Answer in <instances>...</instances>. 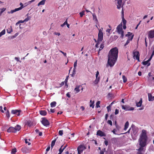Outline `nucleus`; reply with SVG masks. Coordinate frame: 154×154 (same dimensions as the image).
<instances>
[{
    "mask_svg": "<svg viewBox=\"0 0 154 154\" xmlns=\"http://www.w3.org/2000/svg\"><path fill=\"white\" fill-rule=\"evenodd\" d=\"M118 49L116 47L112 48L109 51L107 63L110 66H112L115 64L118 58Z\"/></svg>",
    "mask_w": 154,
    "mask_h": 154,
    "instance_id": "1",
    "label": "nucleus"
},
{
    "mask_svg": "<svg viewBox=\"0 0 154 154\" xmlns=\"http://www.w3.org/2000/svg\"><path fill=\"white\" fill-rule=\"evenodd\" d=\"M147 139L146 131L144 130H143L139 139V145L140 146L137 149L138 151L142 152L143 151V147L146 145Z\"/></svg>",
    "mask_w": 154,
    "mask_h": 154,
    "instance_id": "2",
    "label": "nucleus"
},
{
    "mask_svg": "<svg viewBox=\"0 0 154 154\" xmlns=\"http://www.w3.org/2000/svg\"><path fill=\"white\" fill-rule=\"evenodd\" d=\"M117 2V8L119 9L121 7L122 8V13L123 15L124 11L123 10V6L124 5V3H122V0H115ZM122 22L123 23V25H126V20L124 19L123 15L122 17Z\"/></svg>",
    "mask_w": 154,
    "mask_h": 154,
    "instance_id": "3",
    "label": "nucleus"
},
{
    "mask_svg": "<svg viewBox=\"0 0 154 154\" xmlns=\"http://www.w3.org/2000/svg\"><path fill=\"white\" fill-rule=\"evenodd\" d=\"M21 126L17 125L15 127H11L7 130V132L8 133H15L17 131H19L21 129Z\"/></svg>",
    "mask_w": 154,
    "mask_h": 154,
    "instance_id": "4",
    "label": "nucleus"
},
{
    "mask_svg": "<svg viewBox=\"0 0 154 154\" xmlns=\"http://www.w3.org/2000/svg\"><path fill=\"white\" fill-rule=\"evenodd\" d=\"M122 24L121 23L117 27L116 30L118 33L119 34H121V37L122 38H123L124 36V32L122 29Z\"/></svg>",
    "mask_w": 154,
    "mask_h": 154,
    "instance_id": "5",
    "label": "nucleus"
},
{
    "mask_svg": "<svg viewBox=\"0 0 154 154\" xmlns=\"http://www.w3.org/2000/svg\"><path fill=\"white\" fill-rule=\"evenodd\" d=\"M103 34L101 29H99V32L98 34V38L97 42L102 41L103 39Z\"/></svg>",
    "mask_w": 154,
    "mask_h": 154,
    "instance_id": "6",
    "label": "nucleus"
},
{
    "mask_svg": "<svg viewBox=\"0 0 154 154\" xmlns=\"http://www.w3.org/2000/svg\"><path fill=\"white\" fill-rule=\"evenodd\" d=\"M20 5H21V6L20 7L15 8L14 10H11L10 12H8V13L13 14L14 12L22 9L23 8V3L21 2L20 3Z\"/></svg>",
    "mask_w": 154,
    "mask_h": 154,
    "instance_id": "7",
    "label": "nucleus"
},
{
    "mask_svg": "<svg viewBox=\"0 0 154 154\" xmlns=\"http://www.w3.org/2000/svg\"><path fill=\"white\" fill-rule=\"evenodd\" d=\"M122 108L125 110V111H131L134 110V108L133 107H131L128 105H122Z\"/></svg>",
    "mask_w": 154,
    "mask_h": 154,
    "instance_id": "8",
    "label": "nucleus"
},
{
    "mask_svg": "<svg viewBox=\"0 0 154 154\" xmlns=\"http://www.w3.org/2000/svg\"><path fill=\"white\" fill-rule=\"evenodd\" d=\"M85 149V148L84 146L82 145L79 146L77 148L78 154H81Z\"/></svg>",
    "mask_w": 154,
    "mask_h": 154,
    "instance_id": "9",
    "label": "nucleus"
},
{
    "mask_svg": "<svg viewBox=\"0 0 154 154\" xmlns=\"http://www.w3.org/2000/svg\"><path fill=\"white\" fill-rule=\"evenodd\" d=\"M41 122L45 126H47L49 125L50 124V123L45 118H43L42 119Z\"/></svg>",
    "mask_w": 154,
    "mask_h": 154,
    "instance_id": "10",
    "label": "nucleus"
},
{
    "mask_svg": "<svg viewBox=\"0 0 154 154\" xmlns=\"http://www.w3.org/2000/svg\"><path fill=\"white\" fill-rule=\"evenodd\" d=\"M133 57H135L136 59L138 61L140 62V54L138 51L133 52Z\"/></svg>",
    "mask_w": 154,
    "mask_h": 154,
    "instance_id": "11",
    "label": "nucleus"
},
{
    "mask_svg": "<svg viewBox=\"0 0 154 154\" xmlns=\"http://www.w3.org/2000/svg\"><path fill=\"white\" fill-rule=\"evenodd\" d=\"M148 38H152L154 37V29L149 31L148 33Z\"/></svg>",
    "mask_w": 154,
    "mask_h": 154,
    "instance_id": "12",
    "label": "nucleus"
},
{
    "mask_svg": "<svg viewBox=\"0 0 154 154\" xmlns=\"http://www.w3.org/2000/svg\"><path fill=\"white\" fill-rule=\"evenodd\" d=\"M22 151L25 153H29L30 152V150L26 146H24L21 149Z\"/></svg>",
    "mask_w": 154,
    "mask_h": 154,
    "instance_id": "13",
    "label": "nucleus"
},
{
    "mask_svg": "<svg viewBox=\"0 0 154 154\" xmlns=\"http://www.w3.org/2000/svg\"><path fill=\"white\" fill-rule=\"evenodd\" d=\"M97 135L100 136L101 137L106 136L105 134L100 130L97 131Z\"/></svg>",
    "mask_w": 154,
    "mask_h": 154,
    "instance_id": "14",
    "label": "nucleus"
},
{
    "mask_svg": "<svg viewBox=\"0 0 154 154\" xmlns=\"http://www.w3.org/2000/svg\"><path fill=\"white\" fill-rule=\"evenodd\" d=\"M21 112L20 110H12L11 112L13 114H17V116H19L20 115V112Z\"/></svg>",
    "mask_w": 154,
    "mask_h": 154,
    "instance_id": "15",
    "label": "nucleus"
},
{
    "mask_svg": "<svg viewBox=\"0 0 154 154\" xmlns=\"http://www.w3.org/2000/svg\"><path fill=\"white\" fill-rule=\"evenodd\" d=\"M148 100L149 101L154 100V96L152 97L151 94L150 93L148 94Z\"/></svg>",
    "mask_w": 154,
    "mask_h": 154,
    "instance_id": "16",
    "label": "nucleus"
},
{
    "mask_svg": "<svg viewBox=\"0 0 154 154\" xmlns=\"http://www.w3.org/2000/svg\"><path fill=\"white\" fill-rule=\"evenodd\" d=\"M133 35L131 37H128V39L126 43L125 44L124 46H126V45H127L130 42V41H131L132 40L133 38Z\"/></svg>",
    "mask_w": 154,
    "mask_h": 154,
    "instance_id": "17",
    "label": "nucleus"
},
{
    "mask_svg": "<svg viewBox=\"0 0 154 154\" xmlns=\"http://www.w3.org/2000/svg\"><path fill=\"white\" fill-rule=\"evenodd\" d=\"M57 138H55L54 140H52V141L51 144V150L53 148V146H54V145L55 144V142L57 140Z\"/></svg>",
    "mask_w": 154,
    "mask_h": 154,
    "instance_id": "18",
    "label": "nucleus"
},
{
    "mask_svg": "<svg viewBox=\"0 0 154 154\" xmlns=\"http://www.w3.org/2000/svg\"><path fill=\"white\" fill-rule=\"evenodd\" d=\"M39 112L40 114L43 116L46 115L47 113L46 111L45 110L40 111Z\"/></svg>",
    "mask_w": 154,
    "mask_h": 154,
    "instance_id": "19",
    "label": "nucleus"
},
{
    "mask_svg": "<svg viewBox=\"0 0 154 154\" xmlns=\"http://www.w3.org/2000/svg\"><path fill=\"white\" fill-rule=\"evenodd\" d=\"M81 87L80 85L76 86V87L74 89V91H76V93L79 92L80 91L79 88Z\"/></svg>",
    "mask_w": 154,
    "mask_h": 154,
    "instance_id": "20",
    "label": "nucleus"
},
{
    "mask_svg": "<svg viewBox=\"0 0 154 154\" xmlns=\"http://www.w3.org/2000/svg\"><path fill=\"white\" fill-rule=\"evenodd\" d=\"M149 61L148 60L146 61H143L142 62V63L143 65H145L147 64V66H149L150 65V63H148L149 62Z\"/></svg>",
    "mask_w": 154,
    "mask_h": 154,
    "instance_id": "21",
    "label": "nucleus"
},
{
    "mask_svg": "<svg viewBox=\"0 0 154 154\" xmlns=\"http://www.w3.org/2000/svg\"><path fill=\"white\" fill-rule=\"evenodd\" d=\"M100 78L98 77V78H96V79L93 82L95 85L97 84L100 81Z\"/></svg>",
    "mask_w": 154,
    "mask_h": 154,
    "instance_id": "22",
    "label": "nucleus"
},
{
    "mask_svg": "<svg viewBox=\"0 0 154 154\" xmlns=\"http://www.w3.org/2000/svg\"><path fill=\"white\" fill-rule=\"evenodd\" d=\"M46 0H42L38 4V6H39L40 5H43L45 4Z\"/></svg>",
    "mask_w": 154,
    "mask_h": 154,
    "instance_id": "23",
    "label": "nucleus"
},
{
    "mask_svg": "<svg viewBox=\"0 0 154 154\" xmlns=\"http://www.w3.org/2000/svg\"><path fill=\"white\" fill-rule=\"evenodd\" d=\"M7 33H10L11 32H12V29L11 26H10L9 28H8L7 29Z\"/></svg>",
    "mask_w": 154,
    "mask_h": 154,
    "instance_id": "24",
    "label": "nucleus"
},
{
    "mask_svg": "<svg viewBox=\"0 0 154 154\" xmlns=\"http://www.w3.org/2000/svg\"><path fill=\"white\" fill-rule=\"evenodd\" d=\"M129 126V122L128 121H127L125 123V127L124 128V130L126 131L127 128H128Z\"/></svg>",
    "mask_w": 154,
    "mask_h": 154,
    "instance_id": "25",
    "label": "nucleus"
},
{
    "mask_svg": "<svg viewBox=\"0 0 154 154\" xmlns=\"http://www.w3.org/2000/svg\"><path fill=\"white\" fill-rule=\"evenodd\" d=\"M90 103H91L90 104V106L92 107V108H94V101H93V102H92V100H90Z\"/></svg>",
    "mask_w": 154,
    "mask_h": 154,
    "instance_id": "26",
    "label": "nucleus"
},
{
    "mask_svg": "<svg viewBox=\"0 0 154 154\" xmlns=\"http://www.w3.org/2000/svg\"><path fill=\"white\" fill-rule=\"evenodd\" d=\"M57 103L55 101H53L52 102L51 104V107H54L56 106Z\"/></svg>",
    "mask_w": 154,
    "mask_h": 154,
    "instance_id": "27",
    "label": "nucleus"
},
{
    "mask_svg": "<svg viewBox=\"0 0 154 154\" xmlns=\"http://www.w3.org/2000/svg\"><path fill=\"white\" fill-rule=\"evenodd\" d=\"M142 100H140L138 102L136 103V106L137 107H140L142 104Z\"/></svg>",
    "mask_w": 154,
    "mask_h": 154,
    "instance_id": "28",
    "label": "nucleus"
},
{
    "mask_svg": "<svg viewBox=\"0 0 154 154\" xmlns=\"http://www.w3.org/2000/svg\"><path fill=\"white\" fill-rule=\"evenodd\" d=\"M5 29L2 30V32H0V37H1L2 35L5 34Z\"/></svg>",
    "mask_w": 154,
    "mask_h": 154,
    "instance_id": "29",
    "label": "nucleus"
},
{
    "mask_svg": "<svg viewBox=\"0 0 154 154\" xmlns=\"http://www.w3.org/2000/svg\"><path fill=\"white\" fill-rule=\"evenodd\" d=\"M122 79L124 82L125 83L127 81V79L125 75L122 76Z\"/></svg>",
    "mask_w": 154,
    "mask_h": 154,
    "instance_id": "30",
    "label": "nucleus"
},
{
    "mask_svg": "<svg viewBox=\"0 0 154 154\" xmlns=\"http://www.w3.org/2000/svg\"><path fill=\"white\" fill-rule=\"evenodd\" d=\"M63 145H62V146H61V147H60V149H59V153L60 154H61V153H62V152H63V150H64V149H63V148H62V147H63Z\"/></svg>",
    "mask_w": 154,
    "mask_h": 154,
    "instance_id": "31",
    "label": "nucleus"
},
{
    "mask_svg": "<svg viewBox=\"0 0 154 154\" xmlns=\"http://www.w3.org/2000/svg\"><path fill=\"white\" fill-rule=\"evenodd\" d=\"M17 152V149L16 148H14L12 149L11 151V153L12 154H14Z\"/></svg>",
    "mask_w": 154,
    "mask_h": 154,
    "instance_id": "32",
    "label": "nucleus"
},
{
    "mask_svg": "<svg viewBox=\"0 0 154 154\" xmlns=\"http://www.w3.org/2000/svg\"><path fill=\"white\" fill-rule=\"evenodd\" d=\"M6 9L5 8H2L1 9V11H0V16H1L2 14V13Z\"/></svg>",
    "mask_w": 154,
    "mask_h": 154,
    "instance_id": "33",
    "label": "nucleus"
},
{
    "mask_svg": "<svg viewBox=\"0 0 154 154\" xmlns=\"http://www.w3.org/2000/svg\"><path fill=\"white\" fill-rule=\"evenodd\" d=\"M104 47V44H101V45H100V48L99 49V52L100 51V50H101L102 49H103V48Z\"/></svg>",
    "mask_w": 154,
    "mask_h": 154,
    "instance_id": "34",
    "label": "nucleus"
},
{
    "mask_svg": "<svg viewBox=\"0 0 154 154\" xmlns=\"http://www.w3.org/2000/svg\"><path fill=\"white\" fill-rule=\"evenodd\" d=\"M100 102L99 101H98L96 103V107L98 108L99 107H100V106L99 104H100Z\"/></svg>",
    "mask_w": 154,
    "mask_h": 154,
    "instance_id": "35",
    "label": "nucleus"
},
{
    "mask_svg": "<svg viewBox=\"0 0 154 154\" xmlns=\"http://www.w3.org/2000/svg\"><path fill=\"white\" fill-rule=\"evenodd\" d=\"M106 149L105 148H104L101 150L100 152V154H104V152H106Z\"/></svg>",
    "mask_w": 154,
    "mask_h": 154,
    "instance_id": "36",
    "label": "nucleus"
},
{
    "mask_svg": "<svg viewBox=\"0 0 154 154\" xmlns=\"http://www.w3.org/2000/svg\"><path fill=\"white\" fill-rule=\"evenodd\" d=\"M27 125L28 126L30 127L32 125V124L31 122H27Z\"/></svg>",
    "mask_w": 154,
    "mask_h": 154,
    "instance_id": "37",
    "label": "nucleus"
},
{
    "mask_svg": "<svg viewBox=\"0 0 154 154\" xmlns=\"http://www.w3.org/2000/svg\"><path fill=\"white\" fill-rule=\"evenodd\" d=\"M7 113H6V116L7 117L9 118L10 117V114L9 112V110H7Z\"/></svg>",
    "mask_w": 154,
    "mask_h": 154,
    "instance_id": "38",
    "label": "nucleus"
},
{
    "mask_svg": "<svg viewBox=\"0 0 154 154\" xmlns=\"http://www.w3.org/2000/svg\"><path fill=\"white\" fill-rule=\"evenodd\" d=\"M77 60H76L75 62H74V70H75V69H76V67L77 66Z\"/></svg>",
    "mask_w": 154,
    "mask_h": 154,
    "instance_id": "39",
    "label": "nucleus"
},
{
    "mask_svg": "<svg viewBox=\"0 0 154 154\" xmlns=\"http://www.w3.org/2000/svg\"><path fill=\"white\" fill-rule=\"evenodd\" d=\"M107 123L110 125L111 126H112V122L110 120H108L107 122Z\"/></svg>",
    "mask_w": 154,
    "mask_h": 154,
    "instance_id": "40",
    "label": "nucleus"
},
{
    "mask_svg": "<svg viewBox=\"0 0 154 154\" xmlns=\"http://www.w3.org/2000/svg\"><path fill=\"white\" fill-rule=\"evenodd\" d=\"M24 140L25 141V143H28V145H30L31 144V143L28 141L27 139H25Z\"/></svg>",
    "mask_w": 154,
    "mask_h": 154,
    "instance_id": "41",
    "label": "nucleus"
},
{
    "mask_svg": "<svg viewBox=\"0 0 154 154\" xmlns=\"http://www.w3.org/2000/svg\"><path fill=\"white\" fill-rule=\"evenodd\" d=\"M132 34V33H131L130 32H128V34L126 35V36H127L128 37H129Z\"/></svg>",
    "mask_w": 154,
    "mask_h": 154,
    "instance_id": "42",
    "label": "nucleus"
},
{
    "mask_svg": "<svg viewBox=\"0 0 154 154\" xmlns=\"http://www.w3.org/2000/svg\"><path fill=\"white\" fill-rule=\"evenodd\" d=\"M80 14V16L81 17H82L84 15V11H82L81 12H80L79 13Z\"/></svg>",
    "mask_w": 154,
    "mask_h": 154,
    "instance_id": "43",
    "label": "nucleus"
},
{
    "mask_svg": "<svg viewBox=\"0 0 154 154\" xmlns=\"http://www.w3.org/2000/svg\"><path fill=\"white\" fill-rule=\"evenodd\" d=\"M59 134L60 136H62L63 134V131L60 130L59 131Z\"/></svg>",
    "mask_w": 154,
    "mask_h": 154,
    "instance_id": "44",
    "label": "nucleus"
},
{
    "mask_svg": "<svg viewBox=\"0 0 154 154\" xmlns=\"http://www.w3.org/2000/svg\"><path fill=\"white\" fill-rule=\"evenodd\" d=\"M107 109V110L108 111H109V110H111V106L110 105H109L108 106H107L106 107Z\"/></svg>",
    "mask_w": 154,
    "mask_h": 154,
    "instance_id": "45",
    "label": "nucleus"
},
{
    "mask_svg": "<svg viewBox=\"0 0 154 154\" xmlns=\"http://www.w3.org/2000/svg\"><path fill=\"white\" fill-rule=\"evenodd\" d=\"M59 51L62 54H63V55L64 56H65V57H66V53H64L63 51H61V50H59Z\"/></svg>",
    "mask_w": 154,
    "mask_h": 154,
    "instance_id": "46",
    "label": "nucleus"
},
{
    "mask_svg": "<svg viewBox=\"0 0 154 154\" xmlns=\"http://www.w3.org/2000/svg\"><path fill=\"white\" fill-rule=\"evenodd\" d=\"M119 113V110L118 109H116L115 112V115H116L118 114Z\"/></svg>",
    "mask_w": 154,
    "mask_h": 154,
    "instance_id": "47",
    "label": "nucleus"
},
{
    "mask_svg": "<svg viewBox=\"0 0 154 154\" xmlns=\"http://www.w3.org/2000/svg\"><path fill=\"white\" fill-rule=\"evenodd\" d=\"M69 76H66V79H65V82L66 84V85L67 84V81H68V77H69Z\"/></svg>",
    "mask_w": 154,
    "mask_h": 154,
    "instance_id": "48",
    "label": "nucleus"
},
{
    "mask_svg": "<svg viewBox=\"0 0 154 154\" xmlns=\"http://www.w3.org/2000/svg\"><path fill=\"white\" fill-rule=\"evenodd\" d=\"M99 72L98 71H97V72H96V78H98V76L99 75Z\"/></svg>",
    "mask_w": 154,
    "mask_h": 154,
    "instance_id": "49",
    "label": "nucleus"
},
{
    "mask_svg": "<svg viewBox=\"0 0 154 154\" xmlns=\"http://www.w3.org/2000/svg\"><path fill=\"white\" fill-rule=\"evenodd\" d=\"M116 128L117 129L119 130L120 128V127L118 125H115Z\"/></svg>",
    "mask_w": 154,
    "mask_h": 154,
    "instance_id": "50",
    "label": "nucleus"
},
{
    "mask_svg": "<svg viewBox=\"0 0 154 154\" xmlns=\"http://www.w3.org/2000/svg\"><path fill=\"white\" fill-rule=\"evenodd\" d=\"M29 19H30L29 18V17H27L26 18V19H24V21L25 22H26V21H28Z\"/></svg>",
    "mask_w": 154,
    "mask_h": 154,
    "instance_id": "51",
    "label": "nucleus"
},
{
    "mask_svg": "<svg viewBox=\"0 0 154 154\" xmlns=\"http://www.w3.org/2000/svg\"><path fill=\"white\" fill-rule=\"evenodd\" d=\"M114 117V115L112 114H111L110 116V119H112Z\"/></svg>",
    "mask_w": 154,
    "mask_h": 154,
    "instance_id": "52",
    "label": "nucleus"
},
{
    "mask_svg": "<svg viewBox=\"0 0 154 154\" xmlns=\"http://www.w3.org/2000/svg\"><path fill=\"white\" fill-rule=\"evenodd\" d=\"M2 108H3V107H2V106H0V110H1V112H2V113H4V111L2 109Z\"/></svg>",
    "mask_w": 154,
    "mask_h": 154,
    "instance_id": "53",
    "label": "nucleus"
},
{
    "mask_svg": "<svg viewBox=\"0 0 154 154\" xmlns=\"http://www.w3.org/2000/svg\"><path fill=\"white\" fill-rule=\"evenodd\" d=\"M50 148V146H49L46 149V151L47 152L49 150Z\"/></svg>",
    "mask_w": 154,
    "mask_h": 154,
    "instance_id": "54",
    "label": "nucleus"
},
{
    "mask_svg": "<svg viewBox=\"0 0 154 154\" xmlns=\"http://www.w3.org/2000/svg\"><path fill=\"white\" fill-rule=\"evenodd\" d=\"M116 131L115 129H114L112 131V132L113 133L115 134H117L116 133Z\"/></svg>",
    "mask_w": 154,
    "mask_h": 154,
    "instance_id": "55",
    "label": "nucleus"
},
{
    "mask_svg": "<svg viewBox=\"0 0 154 154\" xmlns=\"http://www.w3.org/2000/svg\"><path fill=\"white\" fill-rule=\"evenodd\" d=\"M146 39H147L146 37V38H145V45H146V47H147V42H146Z\"/></svg>",
    "mask_w": 154,
    "mask_h": 154,
    "instance_id": "56",
    "label": "nucleus"
},
{
    "mask_svg": "<svg viewBox=\"0 0 154 154\" xmlns=\"http://www.w3.org/2000/svg\"><path fill=\"white\" fill-rule=\"evenodd\" d=\"M66 96L69 98L70 97V95L69 92L67 93L66 94Z\"/></svg>",
    "mask_w": 154,
    "mask_h": 154,
    "instance_id": "57",
    "label": "nucleus"
},
{
    "mask_svg": "<svg viewBox=\"0 0 154 154\" xmlns=\"http://www.w3.org/2000/svg\"><path fill=\"white\" fill-rule=\"evenodd\" d=\"M104 143H105V144L107 146L108 145V141L107 140H106L104 142Z\"/></svg>",
    "mask_w": 154,
    "mask_h": 154,
    "instance_id": "58",
    "label": "nucleus"
},
{
    "mask_svg": "<svg viewBox=\"0 0 154 154\" xmlns=\"http://www.w3.org/2000/svg\"><path fill=\"white\" fill-rule=\"evenodd\" d=\"M108 117V115L107 114H106L105 115V119L106 120H107V118Z\"/></svg>",
    "mask_w": 154,
    "mask_h": 154,
    "instance_id": "59",
    "label": "nucleus"
},
{
    "mask_svg": "<svg viewBox=\"0 0 154 154\" xmlns=\"http://www.w3.org/2000/svg\"><path fill=\"white\" fill-rule=\"evenodd\" d=\"M97 42V43L95 45V46L96 47V48L98 47V45L99 44V42Z\"/></svg>",
    "mask_w": 154,
    "mask_h": 154,
    "instance_id": "60",
    "label": "nucleus"
},
{
    "mask_svg": "<svg viewBox=\"0 0 154 154\" xmlns=\"http://www.w3.org/2000/svg\"><path fill=\"white\" fill-rule=\"evenodd\" d=\"M15 59L17 61H19V58L17 57H15Z\"/></svg>",
    "mask_w": 154,
    "mask_h": 154,
    "instance_id": "61",
    "label": "nucleus"
},
{
    "mask_svg": "<svg viewBox=\"0 0 154 154\" xmlns=\"http://www.w3.org/2000/svg\"><path fill=\"white\" fill-rule=\"evenodd\" d=\"M138 74L139 76H141L142 75L141 72L140 71H139L138 73Z\"/></svg>",
    "mask_w": 154,
    "mask_h": 154,
    "instance_id": "62",
    "label": "nucleus"
},
{
    "mask_svg": "<svg viewBox=\"0 0 154 154\" xmlns=\"http://www.w3.org/2000/svg\"><path fill=\"white\" fill-rule=\"evenodd\" d=\"M51 112L52 113H54L55 112V110L54 109H50Z\"/></svg>",
    "mask_w": 154,
    "mask_h": 154,
    "instance_id": "63",
    "label": "nucleus"
},
{
    "mask_svg": "<svg viewBox=\"0 0 154 154\" xmlns=\"http://www.w3.org/2000/svg\"><path fill=\"white\" fill-rule=\"evenodd\" d=\"M137 154H143L142 152L138 151L137 152Z\"/></svg>",
    "mask_w": 154,
    "mask_h": 154,
    "instance_id": "64",
    "label": "nucleus"
}]
</instances>
